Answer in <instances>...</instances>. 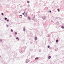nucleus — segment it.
Returning a JSON list of instances; mask_svg holds the SVG:
<instances>
[{
	"label": "nucleus",
	"instance_id": "obj_1",
	"mask_svg": "<svg viewBox=\"0 0 64 64\" xmlns=\"http://www.w3.org/2000/svg\"><path fill=\"white\" fill-rule=\"evenodd\" d=\"M35 40H37V37H35Z\"/></svg>",
	"mask_w": 64,
	"mask_h": 64
},
{
	"label": "nucleus",
	"instance_id": "obj_21",
	"mask_svg": "<svg viewBox=\"0 0 64 64\" xmlns=\"http://www.w3.org/2000/svg\"><path fill=\"white\" fill-rule=\"evenodd\" d=\"M24 12V13H25V12Z\"/></svg>",
	"mask_w": 64,
	"mask_h": 64
},
{
	"label": "nucleus",
	"instance_id": "obj_19",
	"mask_svg": "<svg viewBox=\"0 0 64 64\" xmlns=\"http://www.w3.org/2000/svg\"><path fill=\"white\" fill-rule=\"evenodd\" d=\"M20 16H22V15H20Z\"/></svg>",
	"mask_w": 64,
	"mask_h": 64
},
{
	"label": "nucleus",
	"instance_id": "obj_22",
	"mask_svg": "<svg viewBox=\"0 0 64 64\" xmlns=\"http://www.w3.org/2000/svg\"><path fill=\"white\" fill-rule=\"evenodd\" d=\"M18 39V40H19V39Z\"/></svg>",
	"mask_w": 64,
	"mask_h": 64
},
{
	"label": "nucleus",
	"instance_id": "obj_16",
	"mask_svg": "<svg viewBox=\"0 0 64 64\" xmlns=\"http://www.w3.org/2000/svg\"><path fill=\"white\" fill-rule=\"evenodd\" d=\"M22 15H24V13H22Z\"/></svg>",
	"mask_w": 64,
	"mask_h": 64
},
{
	"label": "nucleus",
	"instance_id": "obj_4",
	"mask_svg": "<svg viewBox=\"0 0 64 64\" xmlns=\"http://www.w3.org/2000/svg\"><path fill=\"white\" fill-rule=\"evenodd\" d=\"M37 59H38V58H35V60H37Z\"/></svg>",
	"mask_w": 64,
	"mask_h": 64
},
{
	"label": "nucleus",
	"instance_id": "obj_3",
	"mask_svg": "<svg viewBox=\"0 0 64 64\" xmlns=\"http://www.w3.org/2000/svg\"><path fill=\"white\" fill-rule=\"evenodd\" d=\"M28 18L29 20H30V19H31V18H30L29 16H28Z\"/></svg>",
	"mask_w": 64,
	"mask_h": 64
},
{
	"label": "nucleus",
	"instance_id": "obj_12",
	"mask_svg": "<svg viewBox=\"0 0 64 64\" xmlns=\"http://www.w3.org/2000/svg\"><path fill=\"white\" fill-rule=\"evenodd\" d=\"M58 12H59V11H60V10H59V9H58Z\"/></svg>",
	"mask_w": 64,
	"mask_h": 64
},
{
	"label": "nucleus",
	"instance_id": "obj_6",
	"mask_svg": "<svg viewBox=\"0 0 64 64\" xmlns=\"http://www.w3.org/2000/svg\"><path fill=\"white\" fill-rule=\"evenodd\" d=\"M56 42H58V40H56Z\"/></svg>",
	"mask_w": 64,
	"mask_h": 64
},
{
	"label": "nucleus",
	"instance_id": "obj_24",
	"mask_svg": "<svg viewBox=\"0 0 64 64\" xmlns=\"http://www.w3.org/2000/svg\"><path fill=\"white\" fill-rule=\"evenodd\" d=\"M26 63H27V62H26Z\"/></svg>",
	"mask_w": 64,
	"mask_h": 64
},
{
	"label": "nucleus",
	"instance_id": "obj_2",
	"mask_svg": "<svg viewBox=\"0 0 64 64\" xmlns=\"http://www.w3.org/2000/svg\"><path fill=\"white\" fill-rule=\"evenodd\" d=\"M51 58V56H48V59H50Z\"/></svg>",
	"mask_w": 64,
	"mask_h": 64
},
{
	"label": "nucleus",
	"instance_id": "obj_15",
	"mask_svg": "<svg viewBox=\"0 0 64 64\" xmlns=\"http://www.w3.org/2000/svg\"><path fill=\"white\" fill-rule=\"evenodd\" d=\"M7 21H8V22L9 21V20H7Z\"/></svg>",
	"mask_w": 64,
	"mask_h": 64
},
{
	"label": "nucleus",
	"instance_id": "obj_7",
	"mask_svg": "<svg viewBox=\"0 0 64 64\" xmlns=\"http://www.w3.org/2000/svg\"><path fill=\"white\" fill-rule=\"evenodd\" d=\"M24 31L25 30V28H24L23 29Z\"/></svg>",
	"mask_w": 64,
	"mask_h": 64
},
{
	"label": "nucleus",
	"instance_id": "obj_10",
	"mask_svg": "<svg viewBox=\"0 0 64 64\" xmlns=\"http://www.w3.org/2000/svg\"><path fill=\"white\" fill-rule=\"evenodd\" d=\"M50 47V46H48V48H49Z\"/></svg>",
	"mask_w": 64,
	"mask_h": 64
},
{
	"label": "nucleus",
	"instance_id": "obj_11",
	"mask_svg": "<svg viewBox=\"0 0 64 64\" xmlns=\"http://www.w3.org/2000/svg\"><path fill=\"white\" fill-rule=\"evenodd\" d=\"M5 20H7V18H4Z\"/></svg>",
	"mask_w": 64,
	"mask_h": 64
},
{
	"label": "nucleus",
	"instance_id": "obj_8",
	"mask_svg": "<svg viewBox=\"0 0 64 64\" xmlns=\"http://www.w3.org/2000/svg\"><path fill=\"white\" fill-rule=\"evenodd\" d=\"M61 27L62 28H64V26H62Z\"/></svg>",
	"mask_w": 64,
	"mask_h": 64
},
{
	"label": "nucleus",
	"instance_id": "obj_9",
	"mask_svg": "<svg viewBox=\"0 0 64 64\" xmlns=\"http://www.w3.org/2000/svg\"><path fill=\"white\" fill-rule=\"evenodd\" d=\"M11 32H13V30L11 29Z\"/></svg>",
	"mask_w": 64,
	"mask_h": 64
},
{
	"label": "nucleus",
	"instance_id": "obj_20",
	"mask_svg": "<svg viewBox=\"0 0 64 64\" xmlns=\"http://www.w3.org/2000/svg\"><path fill=\"white\" fill-rule=\"evenodd\" d=\"M0 41H2V40H0Z\"/></svg>",
	"mask_w": 64,
	"mask_h": 64
},
{
	"label": "nucleus",
	"instance_id": "obj_13",
	"mask_svg": "<svg viewBox=\"0 0 64 64\" xmlns=\"http://www.w3.org/2000/svg\"><path fill=\"white\" fill-rule=\"evenodd\" d=\"M30 2L29 1H28L27 2V3H29Z\"/></svg>",
	"mask_w": 64,
	"mask_h": 64
},
{
	"label": "nucleus",
	"instance_id": "obj_5",
	"mask_svg": "<svg viewBox=\"0 0 64 64\" xmlns=\"http://www.w3.org/2000/svg\"><path fill=\"white\" fill-rule=\"evenodd\" d=\"M17 34V33L16 32H15V35H16V34Z\"/></svg>",
	"mask_w": 64,
	"mask_h": 64
},
{
	"label": "nucleus",
	"instance_id": "obj_23",
	"mask_svg": "<svg viewBox=\"0 0 64 64\" xmlns=\"http://www.w3.org/2000/svg\"><path fill=\"white\" fill-rule=\"evenodd\" d=\"M26 16H27V15L26 14Z\"/></svg>",
	"mask_w": 64,
	"mask_h": 64
},
{
	"label": "nucleus",
	"instance_id": "obj_18",
	"mask_svg": "<svg viewBox=\"0 0 64 64\" xmlns=\"http://www.w3.org/2000/svg\"><path fill=\"white\" fill-rule=\"evenodd\" d=\"M50 12H51V11H50Z\"/></svg>",
	"mask_w": 64,
	"mask_h": 64
},
{
	"label": "nucleus",
	"instance_id": "obj_17",
	"mask_svg": "<svg viewBox=\"0 0 64 64\" xmlns=\"http://www.w3.org/2000/svg\"><path fill=\"white\" fill-rule=\"evenodd\" d=\"M16 39H18V37L16 38Z\"/></svg>",
	"mask_w": 64,
	"mask_h": 64
},
{
	"label": "nucleus",
	"instance_id": "obj_14",
	"mask_svg": "<svg viewBox=\"0 0 64 64\" xmlns=\"http://www.w3.org/2000/svg\"><path fill=\"white\" fill-rule=\"evenodd\" d=\"M1 14L2 15H3V13H2Z\"/></svg>",
	"mask_w": 64,
	"mask_h": 64
}]
</instances>
